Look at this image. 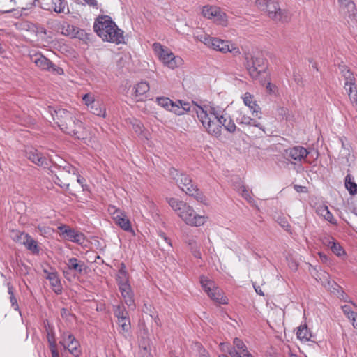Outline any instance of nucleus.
I'll return each mask as SVG.
<instances>
[{
  "label": "nucleus",
  "instance_id": "obj_62",
  "mask_svg": "<svg viewBox=\"0 0 357 357\" xmlns=\"http://www.w3.org/2000/svg\"><path fill=\"white\" fill-rule=\"evenodd\" d=\"M294 189L298 192H306V188L305 187L301 186V185H294Z\"/></svg>",
  "mask_w": 357,
  "mask_h": 357
},
{
  "label": "nucleus",
  "instance_id": "obj_12",
  "mask_svg": "<svg viewBox=\"0 0 357 357\" xmlns=\"http://www.w3.org/2000/svg\"><path fill=\"white\" fill-rule=\"evenodd\" d=\"M181 180L183 182L176 183L178 186L190 196L194 197L197 201L203 202L204 197L196 185L192 183L191 178L185 174H181Z\"/></svg>",
  "mask_w": 357,
  "mask_h": 357
},
{
  "label": "nucleus",
  "instance_id": "obj_8",
  "mask_svg": "<svg viewBox=\"0 0 357 357\" xmlns=\"http://www.w3.org/2000/svg\"><path fill=\"white\" fill-rule=\"evenodd\" d=\"M30 59L40 70L53 73L56 75L63 74V70L53 63L50 59L40 52H35L29 54Z\"/></svg>",
  "mask_w": 357,
  "mask_h": 357
},
{
  "label": "nucleus",
  "instance_id": "obj_42",
  "mask_svg": "<svg viewBox=\"0 0 357 357\" xmlns=\"http://www.w3.org/2000/svg\"><path fill=\"white\" fill-rule=\"evenodd\" d=\"M116 281L119 288L130 285L128 283V274L118 273L116 275Z\"/></svg>",
  "mask_w": 357,
  "mask_h": 357
},
{
  "label": "nucleus",
  "instance_id": "obj_5",
  "mask_svg": "<svg viewBox=\"0 0 357 357\" xmlns=\"http://www.w3.org/2000/svg\"><path fill=\"white\" fill-rule=\"evenodd\" d=\"M257 8L268 13L269 18L275 22L282 23L288 22L291 20V15L286 9H282L278 1L271 0H257Z\"/></svg>",
  "mask_w": 357,
  "mask_h": 357
},
{
  "label": "nucleus",
  "instance_id": "obj_51",
  "mask_svg": "<svg viewBox=\"0 0 357 357\" xmlns=\"http://www.w3.org/2000/svg\"><path fill=\"white\" fill-rule=\"evenodd\" d=\"M48 344L52 357H59V351L56 349V341H52L48 342Z\"/></svg>",
  "mask_w": 357,
  "mask_h": 357
},
{
  "label": "nucleus",
  "instance_id": "obj_35",
  "mask_svg": "<svg viewBox=\"0 0 357 357\" xmlns=\"http://www.w3.org/2000/svg\"><path fill=\"white\" fill-rule=\"evenodd\" d=\"M219 8L215 6H205L202 8V15L208 19H213Z\"/></svg>",
  "mask_w": 357,
  "mask_h": 357
},
{
  "label": "nucleus",
  "instance_id": "obj_49",
  "mask_svg": "<svg viewBox=\"0 0 357 357\" xmlns=\"http://www.w3.org/2000/svg\"><path fill=\"white\" fill-rule=\"evenodd\" d=\"M211 38L210 36L206 34V33H202L199 34L196 36V38L204 43L206 46L208 45L210 40H211Z\"/></svg>",
  "mask_w": 357,
  "mask_h": 357
},
{
  "label": "nucleus",
  "instance_id": "obj_53",
  "mask_svg": "<svg viewBox=\"0 0 357 357\" xmlns=\"http://www.w3.org/2000/svg\"><path fill=\"white\" fill-rule=\"evenodd\" d=\"M71 228H70L68 226H67L66 225H61L58 227V229L60 231V232L61 233L62 235H65V237L66 236V235L68 234V230H69Z\"/></svg>",
  "mask_w": 357,
  "mask_h": 357
},
{
  "label": "nucleus",
  "instance_id": "obj_56",
  "mask_svg": "<svg viewBox=\"0 0 357 357\" xmlns=\"http://www.w3.org/2000/svg\"><path fill=\"white\" fill-rule=\"evenodd\" d=\"M38 230L41 234H48L50 231V228L45 226H38Z\"/></svg>",
  "mask_w": 357,
  "mask_h": 357
},
{
  "label": "nucleus",
  "instance_id": "obj_36",
  "mask_svg": "<svg viewBox=\"0 0 357 357\" xmlns=\"http://www.w3.org/2000/svg\"><path fill=\"white\" fill-rule=\"evenodd\" d=\"M214 22L218 24L226 26L227 25V18L225 13L219 8L215 16L213 17Z\"/></svg>",
  "mask_w": 357,
  "mask_h": 357
},
{
  "label": "nucleus",
  "instance_id": "obj_3",
  "mask_svg": "<svg viewBox=\"0 0 357 357\" xmlns=\"http://www.w3.org/2000/svg\"><path fill=\"white\" fill-rule=\"evenodd\" d=\"M243 57L244 66L250 77L265 84L268 73L266 71V59L263 54L259 52H245Z\"/></svg>",
  "mask_w": 357,
  "mask_h": 357
},
{
  "label": "nucleus",
  "instance_id": "obj_40",
  "mask_svg": "<svg viewBox=\"0 0 357 357\" xmlns=\"http://www.w3.org/2000/svg\"><path fill=\"white\" fill-rule=\"evenodd\" d=\"M119 326L121 328L120 333H128L130 329V321L129 317L118 320Z\"/></svg>",
  "mask_w": 357,
  "mask_h": 357
},
{
  "label": "nucleus",
  "instance_id": "obj_26",
  "mask_svg": "<svg viewBox=\"0 0 357 357\" xmlns=\"http://www.w3.org/2000/svg\"><path fill=\"white\" fill-rule=\"evenodd\" d=\"M317 213L323 217L325 220L330 223L336 225L337 220L334 218L332 213L329 211L328 206L325 205L319 206L317 208Z\"/></svg>",
  "mask_w": 357,
  "mask_h": 357
},
{
  "label": "nucleus",
  "instance_id": "obj_58",
  "mask_svg": "<svg viewBox=\"0 0 357 357\" xmlns=\"http://www.w3.org/2000/svg\"><path fill=\"white\" fill-rule=\"evenodd\" d=\"M323 243L324 245H327L328 247L331 248V245H332L333 243H335L334 238L332 237H328L325 238L323 241Z\"/></svg>",
  "mask_w": 357,
  "mask_h": 357
},
{
  "label": "nucleus",
  "instance_id": "obj_37",
  "mask_svg": "<svg viewBox=\"0 0 357 357\" xmlns=\"http://www.w3.org/2000/svg\"><path fill=\"white\" fill-rule=\"evenodd\" d=\"M114 313L117 319H123L129 317L123 305H117L114 306Z\"/></svg>",
  "mask_w": 357,
  "mask_h": 357
},
{
  "label": "nucleus",
  "instance_id": "obj_21",
  "mask_svg": "<svg viewBox=\"0 0 357 357\" xmlns=\"http://www.w3.org/2000/svg\"><path fill=\"white\" fill-rule=\"evenodd\" d=\"M67 239L71 242L82 245L86 240L85 236L83 233L76 231L73 229L68 230V234L66 236Z\"/></svg>",
  "mask_w": 357,
  "mask_h": 357
},
{
  "label": "nucleus",
  "instance_id": "obj_47",
  "mask_svg": "<svg viewBox=\"0 0 357 357\" xmlns=\"http://www.w3.org/2000/svg\"><path fill=\"white\" fill-rule=\"evenodd\" d=\"M82 100L88 107H89L90 106H91V105L94 104L96 102L98 101L95 100L93 96H92L91 93L85 94L83 96Z\"/></svg>",
  "mask_w": 357,
  "mask_h": 357
},
{
  "label": "nucleus",
  "instance_id": "obj_7",
  "mask_svg": "<svg viewBox=\"0 0 357 357\" xmlns=\"http://www.w3.org/2000/svg\"><path fill=\"white\" fill-rule=\"evenodd\" d=\"M64 165H55L51 169L52 174L54 173V182L56 185L61 188L68 189L69 183H66V177L69 176L71 172L73 174H75L76 169L71 165L64 162Z\"/></svg>",
  "mask_w": 357,
  "mask_h": 357
},
{
  "label": "nucleus",
  "instance_id": "obj_24",
  "mask_svg": "<svg viewBox=\"0 0 357 357\" xmlns=\"http://www.w3.org/2000/svg\"><path fill=\"white\" fill-rule=\"evenodd\" d=\"M253 99V96L248 92L245 93L243 97L244 104L248 107L253 113L257 114L260 112L261 108Z\"/></svg>",
  "mask_w": 357,
  "mask_h": 357
},
{
  "label": "nucleus",
  "instance_id": "obj_30",
  "mask_svg": "<svg viewBox=\"0 0 357 357\" xmlns=\"http://www.w3.org/2000/svg\"><path fill=\"white\" fill-rule=\"evenodd\" d=\"M338 68L342 76L345 79V83H350V82H356V79L352 72L346 65L340 64Z\"/></svg>",
  "mask_w": 357,
  "mask_h": 357
},
{
  "label": "nucleus",
  "instance_id": "obj_14",
  "mask_svg": "<svg viewBox=\"0 0 357 357\" xmlns=\"http://www.w3.org/2000/svg\"><path fill=\"white\" fill-rule=\"evenodd\" d=\"M108 211L117 225L126 231H132L130 220L121 211L114 206H109Z\"/></svg>",
  "mask_w": 357,
  "mask_h": 357
},
{
  "label": "nucleus",
  "instance_id": "obj_60",
  "mask_svg": "<svg viewBox=\"0 0 357 357\" xmlns=\"http://www.w3.org/2000/svg\"><path fill=\"white\" fill-rule=\"evenodd\" d=\"M118 273H120V274H128V273L126 271V265H125L124 263H121L120 264V268L119 270Z\"/></svg>",
  "mask_w": 357,
  "mask_h": 357
},
{
  "label": "nucleus",
  "instance_id": "obj_45",
  "mask_svg": "<svg viewBox=\"0 0 357 357\" xmlns=\"http://www.w3.org/2000/svg\"><path fill=\"white\" fill-rule=\"evenodd\" d=\"M331 249L332 252L337 256H341L344 253V250L342 246L335 241L331 245Z\"/></svg>",
  "mask_w": 357,
  "mask_h": 357
},
{
  "label": "nucleus",
  "instance_id": "obj_39",
  "mask_svg": "<svg viewBox=\"0 0 357 357\" xmlns=\"http://www.w3.org/2000/svg\"><path fill=\"white\" fill-rule=\"evenodd\" d=\"M28 234H29L24 232H21L19 230H13L11 231V238L14 241L22 245V242L26 240V235Z\"/></svg>",
  "mask_w": 357,
  "mask_h": 357
},
{
  "label": "nucleus",
  "instance_id": "obj_23",
  "mask_svg": "<svg viewBox=\"0 0 357 357\" xmlns=\"http://www.w3.org/2000/svg\"><path fill=\"white\" fill-rule=\"evenodd\" d=\"M26 240L22 242L26 248L33 255H38L40 253V247L38 242L34 240L29 234L26 235Z\"/></svg>",
  "mask_w": 357,
  "mask_h": 357
},
{
  "label": "nucleus",
  "instance_id": "obj_48",
  "mask_svg": "<svg viewBox=\"0 0 357 357\" xmlns=\"http://www.w3.org/2000/svg\"><path fill=\"white\" fill-rule=\"evenodd\" d=\"M342 310L349 319H350L353 316L357 317V313L352 311L350 306L345 305L342 307Z\"/></svg>",
  "mask_w": 357,
  "mask_h": 357
},
{
  "label": "nucleus",
  "instance_id": "obj_25",
  "mask_svg": "<svg viewBox=\"0 0 357 357\" xmlns=\"http://www.w3.org/2000/svg\"><path fill=\"white\" fill-rule=\"evenodd\" d=\"M149 84L146 82H141L136 84L134 88V96L136 98H138L137 100H141V96L144 95L146 92L149 91Z\"/></svg>",
  "mask_w": 357,
  "mask_h": 357
},
{
  "label": "nucleus",
  "instance_id": "obj_6",
  "mask_svg": "<svg viewBox=\"0 0 357 357\" xmlns=\"http://www.w3.org/2000/svg\"><path fill=\"white\" fill-rule=\"evenodd\" d=\"M197 117L202 122L208 134L219 137L222 134V126L219 123L215 121L213 116H211L210 111L208 113L204 110L202 107L197 111Z\"/></svg>",
  "mask_w": 357,
  "mask_h": 357
},
{
  "label": "nucleus",
  "instance_id": "obj_22",
  "mask_svg": "<svg viewBox=\"0 0 357 357\" xmlns=\"http://www.w3.org/2000/svg\"><path fill=\"white\" fill-rule=\"evenodd\" d=\"M236 122L240 125L255 126L259 128V129H262L260 123H258L255 119L245 115V114H243L242 112H240L239 116L236 118Z\"/></svg>",
  "mask_w": 357,
  "mask_h": 357
},
{
  "label": "nucleus",
  "instance_id": "obj_64",
  "mask_svg": "<svg viewBox=\"0 0 357 357\" xmlns=\"http://www.w3.org/2000/svg\"><path fill=\"white\" fill-rule=\"evenodd\" d=\"M233 354H234V357H253L252 355L250 352H248V354L239 356V354H238V353H236V351H234Z\"/></svg>",
  "mask_w": 357,
  "mask_h": 357
},
{
  "label": "nucleus",
  "instance_id": "obj_32",
  "mask_svg": "<svg viewBox=\"0 0 357 357\" xmlns=\"http://www.w3.org/2000/svg\"><path fill=\"white\" fill-rule=\"evenodd\" d=\"M66 8V3L63 0H52V5L48 8H43L45 10H51L52 9L54 12L57 13H64V10Z\"/></svg>",
  "mask_w": 357,
  "mask_h": 357
},
{
  "label": "nucleus",
  "instance_id": "obj_31",
  "mask_svg": "<svg viewBox=\"0 0 357 357\" xmlns=\"http://www.w3.org/2000/svg\"><path fill=\"white\" fill-rule=\"evenodd\" d=\"M89 111L100 117L105 118L106 116V109L104 106H102L101 103L98 100L94 104L91 105L88 107Z\"/></svg>",
  "mask_w": 357,
  "mask_h": 357
},
{
  "label": "nucleus",
  "instance_id": "obj_59",
  "mask_svg": "<svg viewBox=\"0 0 357 357\" xmlns=\"http://www.w3.org/2000/svg\"><path fill=\"white\" fill-rule=\"evenodd\" d=\"M350 101H351L352 106L355 108V109L357 112V95L354 94V96H352L351 97Z\"/></svg>",
  "mask_w": 357,
  "mask_h": 357
},
{
  "label": "nucleus",
  "instance_id": "obj_18",
  "mask_svg": "<svg viewBox=\"0 0 357 357\" xmlns=\"http://www.w3.org/2000/svg\"><path fill=\"white\" fill-rule=\"evenodd\" d=\"M119 290L121 291V296L124 299L125 303L132 310H134L135 307L134 294L131 289L130 285L119 288Z\"/></svg>",
  "mask_w": 357,
  "mask_h": 357
},
{
  "label": "nucleus",
  "instance_id": "obj_1",
  "mask_svg": "<svg viewBox=\"0 0 357 357\" xmlns=\"http://www.w3.org/2000/svg\"><path fill=\"white\" fill-rule=\"evenodd\" d=\"M47 112L60 129L65 133L77 139H84L86 131L83 123L65 109L48 107Z\"/></svg>",
  "mask_w": 357,
  "mask_h": 357
},
{
  "label": "nucleus",
  "instance_id": "obj_27",
  "mask_svg": "<svg viewBox=\"0 0 357 357\" xmlns=\"http://www.w3.org/2000/svg\"><path fill=\"white\" fill-rule=\"evenodd\" d=\"M190 104L183 100H177L174 106L173 113L176 115H183L190 109Z\"/></svg>",
  "mask_w": 357,
  "mask_h": 357
},
{
  "label": "nucleus",
  "instance_id": "obj_41",
  "mask_svg": "<svg viewBox=\"0 0 357 357\" xmlns=\"http://www.w3.org/2000/svg\"><path fill=\"white\" fill-rule=\"evenodd\" d=\"M352 20H357V10L354 3L349 5L345 10H342Z\"/></svg>",
  "mask_w": 357,
  "mask_h": 357
},
{
  "label": "nucleus",
  "instance_id": "obj_50",
  "mask_svg": "<svg viewBox=\"0 0 357 357\" xmlns=\"http://www.w3.org/2000/svg\"><path fill=\"white\" fill-rule=\"evenodd\" d=\"M77 29L74 26L68 25L66 29H65V32L63 33L68 36H76V35L79 33V31L77 30V32H75V30Z\"/></svg>",
  "mask_w": 357,
  "mask_h": 357
},
{
  "label": "nucleus",
  "instance_id": "obj_52",
  "mask_svg": "<svg viewBox=\"0 0 357 357\" xmlns=\"http://www.w3.org/2000/svg\"><path fill=\"white\" fill-rule=\"evenodd\" d=\"M342 10H345L349 5L353 4L354 2L351 0H338Z\"/></svg>",
  "mask_w": 357,
  "mask_h": 357
},
{
  "label": "nucleus",
  "instance_id": "obj_33",
  "mask_svg": "<svg viewBox=\"0 0 357 357\" xmlns=\"http://www.w3.org/2000/svg\"><path fill=\"white\" fill-rule=\"evenodd\" d=\"M297 337L303 341H309L311 337V334L310 333L308 328L306 325H301L298 328V331L296 333Z\"/></svg>",
  "mask_w": 357,
  "mask_h": 357
},
{
  "label": "nucleus",
  "instance_id": "obj_34",
  "mask_svg": "<svg viewBox=\"0 0 357 357\" xmlns=\"http://www.w3.org/2000/svg\"><path fill=\"white\" fill-rule=\"evenodd\" d=\"M345 187L352 195L357 194V184L351 179L350 174H347L344 179Z\"/></svg>",
  "mask_w": 357,
  "mask_h": 357
},
{
  "label": "nucleus",
  "instance_id": "obj_2",
  "mask_svg": "<svg viewBox=\"0 0 357 357\" xmlns=\"http://www.w3.org/2000/svg\"><path fill=\"white\" fill-rule=\"evenodd\" d=\"M94 31L103 40L116 44L124 43L123 31L118 28L108 15H101L96 18L93 24Z\"/></svg>",
  "mask_w": 357,
  "mask_h": 357
},
{
  "label": "nucleus",
  "instance_id": "obj_61",
  "mask_svg": "<svg viewBox=\"0 0 357 357\" xmlns=\"http://www.w3.org/2000/svg\"><path fill=\"white\" fill-rule=\"evenodd\" d=\"M160 236L162 239H163L169 246H172L171 240L167 236H166L165 233H160Z\"/></svg>",
  "mask_w": 357,
  "mask_h": 357
},
{
  "label": "nucleus",
  "instance_id": "obj_57",
  "mask_svg": "<svg viewBox=\"0 0 357 357\" xmlns=\"http://www.w3.org/2000/svg\"><path fill=\"white\" fill-rule=\"evenodd\" d=\"M266 89L268 91L269 93H275V91L276 89V86L274 84H272L270 82H268L266 84Z\"/></svg>",
  "mask_w": 357,
  "mask_h": 357
},
{
  "label": "nucleus",
  "instance_id": "obj_28",
  "mask_svg": "<svg viewBox=\"0 0 357 357\" xmlns=\"http://www.w3.org/2000/svg\"><path fill=\"white\" fill-rule=\"evenodd\" d=\"M66 265L70 270H73L77 273H82L85 266L84 263L78 260L75 257L70 258L66 262Z\"/></svg>",
  "mask_w": 357,
  "mask_h": 357
},
{
  "label": "nucleus",
  "instance_id": "obj_17",
  "mask_svg": "<svg viewBox=\"0 0 357 357\" xmlns=\"http://www.w3.org/2000/svg\"><path fill=\"white\" fill-rule=\"evenodd\" d=\"M64 341V347L68 350V351L75 357H78L81 353L79 349V343L75 339L74 335L68 334Z\"/></svg>",
  "mask_w": 357,
  "mask_h": 357
},
{
  "label": "nucleus",
  "instance_id": "obj_46",
  "mask_svg": "<svg viewBox=\"0 0 357 357\" xmlns=\"http://www.w3.org/2000/svg\"><path fill=\"white\" fill-rule=\"evenodd\" d=\"M181 174L177 169L175 168H171L169 169V175L171 178L175 181L176 183L183 182L182 180L180 179Z\"/></svg>",
  "mask_w": 357,
  "mask_h": 357
},
{
  "label": "nucleus",
  "instance_id": "obj_55",
  "mask_svg": "<svg viewBox=\"0 0 357 357\" xmlns=\"http://www.w3.org/2000/svg\"><path fill=\"white\" fill-rule=\"evenodd\" d=\"M153 50L155 52V53L158 56L160 55V53L164 50L162 46L160 43H155L153 45Z\"/></svg>",
  "mask_w": 357,
  "mask_h": 357
},
{
  "label": "nucleus",
  "instance_id": "obj_20",
  "mask_svg": "<svg viewBox=\"0 0 357 357\" xmlns=\"http://www.w3.org/2000/svg\"><path fill=\"white\" fill-rule=\"evenodd\" d=\"M233 344L234 347L229 349V354L231 357H234L233 354L234 351L238 353L239 356L248 354L249 352L245 343L239 338H234Z\"/></svg>",
  "mask_w": 357,
  "mask_h": 357
},
{
  "label": "nucleus",
  "instance_id": "obj_4",
  "mask_svg": "<svg viewBox=\"0 0 357 357\" xmlns=\"http://www.w3.org/2000/svg\"><path fill=\"white\" fill-rule=\"evenodd\" d=\"M167 200L171 208L187 225L199 227L206 222V218L197 214L192 207L187 203L176 198H169Z\"/></svg>",
  "mask_w": 357,
  "mask_h": 357
},
{
  "label": "nucleus",
  "instance_id": "obj_43",
  "mask_svg": "<svg viewBox=\"0 0 357 357\" xmlns=\"http://www.w3.org/2000/svg\"><path fill=\"white\" fill-rule=\"evenodd\" d=\"M45 326V330L47 331V340L48 342L55 340V335L52 326H50L48 324V321H44Z\"/></svg>",
  "mask_w": 357,
  "mask_h": 357
},
{
  "label": "nucleus",
  "instance_id": "obj_38",
  "mask_svg": "<svg viewBox=\"0 0 357 357\" xmlns=\"http://www.w3.org/2000/svg\"><path fill=\"white\" fill-rule=\"evenodd\" d=\"M8 293L10 295V301L11 303V306L15 310H19V306L17 304V298L14 295V287L10 283H8Z\"/></svg>",
  "mask_w": 357,
  "mask_h": 357
},
{
  "label": "nucleus",
  "instance_id": "obj_44",
  "mask_svg": "<svg viewBox=\"0 0 357 357\" xmlns=\"http://www.w3.org/2000/svg\"><path fill=\"white\" fill-rule=\"evenodd\" d=\"M239 190L241 191L242 197L244 199H245L249 203L252 204L255 202L254 199L252 198L250 195L251 192L248 189H246L245 186H240Z\"/></svg>",
  "mask_w": 357,
  "mask_h": 357
},
{
  "label": "nucleus",
  "instance_id": "obj_13",
  "mask_svg": "<svg viewBox=\"0 0 357 357\" xmlns=\"http://www.w3.org/2000/svg\"><path fill=\"white\" fill-rule=\"evenodd\" d=\"M230 44L228 40H224L218 38H211V40L208 45V47L215 50L220 51L222 53L231 52L234 54H239L240 50L234 44Z\"/></svg>",
  "mask_w": 357,
  "mask_h": 357
},
{
  "label": "nucleus",
  "instance_id": "obj_63",
  "mask_svg": "<svg viewBox=\"0 0 357 357\" xmlns=\"http://www.w3.org/2000/svg\"><path fill=\"white\" fill-rule=\"evenodd\" d=\"M88 5L97 8L98 3L96 0H84Z\"/></svg>",
  "mask_w": 357,
  "mask_h": 357
},
{
  "label": "nucleus",
  "instance_id": "obj_15",
  "mask_svg": "<svg viewBox=\"0 0 357 357\" xmlns=\"http://www.w3.org/2000/svg\"><path fill=\"white\" fill-rule=\"evenodd\" d=\"M26 156L30 161L38 166L45 167L47 165V158L37 149L31 148L26 151Z\"/></svg>",
  "mask_w": 357,
  "mask_h": 357
},
{
  "label": "nucleus",
  "instance_id": "obj_19",
  "mask_svg": "<svg viewBox=\"0 0 357 357\" xmlns=\"http://www.w3.org/2000/svg\"><path fill=\"white\" fill-rule=\"evenodd\" d=\"M44 272L47 273L46 278L50 281L54 292L57 294H61L62 288L58 273L55 271L48 273L46 270H44Z\"/></svg>",
  "mask_w": 357,
  "mask_h": 357
},
{
  "label": "nucleus",
  "instance_id": "obj_9",
  "mask_svg": "<svg viewBox=\"0 0 357 357\" xmlns=\"http://www.w3.org/2000/svg\"><path fill=\"white\" fill-rule=\"evenodd\" d=\"M200 283L202 288L207 293L211 300L220 304L227 303V299L222 296V291L215 286L213 281L202 275L200 277Z\"/></svg>",
  "mask_w": 357,
  "mask_h": 357
},
{
  "label": "nucleus",
  "instance_id": "obj_16",
  "mask_svg": "<svg viewBox=\"0 0 357 357\" xmlns=\"http://www.w3.org/2000/svg\"><path fill=\"white\" fill-rule=\"evenodd\" d=\"M162 63L167 65L169 68L174 69L178 66V61H181V58H176L174 54L164 49L158 56Z\"/></svg>",
  "mask_w": 357,
  "mask_h": 357
},
{
  "label": "nucleus",
  "instance_id": "obj_10",
  "mask_svg": "<svg viewBox=\"0 0 357 357\" xmlns=\"http://www.w3.org/2000/svg\"><path fill=\"white\" fill-rule=\"evenodd\" d=\"M310 151L302 146H294L284 150L283 158L291 164L306 161Z\"/></svg>",
  "mask_w": 357,
  "mask_h": 357
},
{
  "label": "nucleus",
  "instance_id": "obj_54",
  "mask_svg": "<svg viewBox=\"0 0 357 357\" xmlns=\"http://www.w3.org/2000/svg\"><path fill=\"white\" fill-rule=\"evenodd\" d=\"M191 250H192V252L193 254V255L196 257V258H201V252L199 251V249L198 248L197 246L196 245H192L191 247Z\"/></svg>",
  "mask_w": 357,
  "mask_h": 357
},
{
  "label": "nucleus",
  "instance_id": "obj_29",
  "mask_svg": "<svg viewBox=\"0 0 357 357\" xmlns=\"http://www.w3.org/2000/svg\"><path fill=\"white\" fill-rule=\"evenodd\" d=\"M155 102L162 107L173 112V109H174V106L175 105V102L172 101L169 98L163 96L157 97Z\"/></svg>",
  "mask_w": 357,
  "mask_h": 357
},
{
  "label": "nucleus",
  "instance_id": "obj_11",
  "mask_svg": "<svg viewBox=\"0 0 357 357\" xmlns=\"http://www.w3.org/2000/svg\"><path fill=\"white\" fill-rule=\"evenodd\" d=\"M211 116H213V119L219 123V125L224 127L225 129L231 132L234 133L236 130V126L231 119V116L219 108L211 107L210 108Z\"/></svg>",
  "mask_w": 357,
  "mask_h": 357
}]
</instances>
